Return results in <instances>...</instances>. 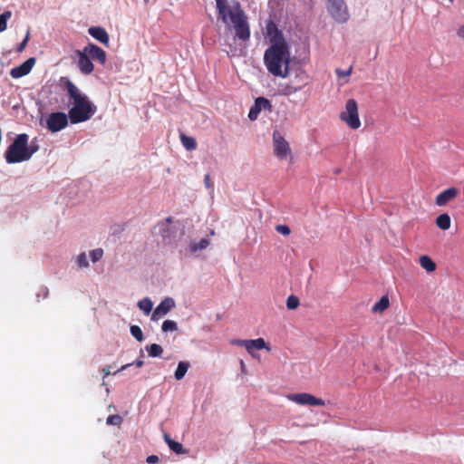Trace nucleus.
Wrapping results in <instances>:
<instances>
[{"mask_svg":"<svg viewBox=\"0 0 464 464\" xmlns=\"http://www.w3.org/2000/svg\"><path fill=\"white\" fill-rule=\"evenodd\" d=\"M218 19L221 20L228 29L235 31V37L246 42L250 39L248 18L237 1L215 0Z\"/></svg>","mask_w":464,"mask_h":464,"instance_id":"nucleus-1","label":"nucleus"},{"mask_svg":"<svg viewBox=\"0 0 464 464\" xmlns=\"http://www.w3.org/2000/svg\"><path fill=\"white\" fill-rule=\"evenodd\" d=\"M290 51L287 44H271L264 53V63L273 76H289Z\"/></svg>","mask_w":464,"mask_h":464,"instance_id":"nucleus-2","label":"nucleus"},{"mask_svg":"<svg viewBox=\"0 0 464 464\" xmlns=\"http://www.w3.org/2000/svg\"><path fill=\"white\" fill-rule=\"evenodd\" d=\"M66 90L72 101V107L68 112L71 122L77 124L90 120L96 112V106L69 80L66 82Z\"/></svg>","mask_w":464,"mask_h":464,"instance_id":"nucleus-3","label":"nucleus"},{"mask_svg":"<svg viewBox=\"0 0 464 464\" xmlns=\"http://www.w3.org/2000/svg\"><path fill=\"white\" fill-rule=\"evenodd\" d=\"M29 136L26 133L18 134L9 145L5 153V159L8 164L19 163L29 160L27 143Z\"/></svg>","mask_w":464,"mask_h":464,"instance_id":"nucleus-4","label":"nucleus"},{"mask_svg":"<svg viewBox=\"0 0 464 464\" xmlns=\"http://www.w3.org/2000/svg\"><path fill=\"white\" fill-rule=\"evenodd\" d=\"M326 8L331 17L337 23H346L350 18L348 7L344 0H326Z\"/></svg>","mask_w":464,"mask_h":464,"instance_id":"nucleus-5","label":"nucleus"},{"mask_svg":"<svg viewBox=\"0 0 464 464\" xmlns=\"http://www.w3.org/2000/svg\"><path fill=\"white\" fill-rule=\"evenodd\" d=\"M340 119L353 130H357L361 127L358 105L354 99H349L346 102L345 111L340 113Z\"/></svg>","mask_w":464,"mask_h":464,"instance_id":"nucleus-6","label":"nucleus"},{"mask_svg":"<svg viewBox=\"0 0 464 464\" xmlns=\"http://www.w3.org/2000/svg\"><path fill=\"white\" fill-rule=\"evenodd\" d=\"M273 150L275 156L279 160H285L291 153L288 141L283 137L279 130L273 132Z\"/></svg>","mask_w":464,"mask_h":464,"instance_id":"nucleus-7","label":"nucleus"},{"mask_svg":"<svg viewBox=\"0 0 464 464\" xmlns=\"http://www.w3.org/2000/svg\"><path fill=\"white\" fill-rule=\"evenodd\" d=\"M286 398L299 405H307V406H324L325 401L323 399L317 398L311 393L307 392H300V393H291L286 396Z\"/></svg>","mask_w":464,"mask_h":464,"instance_id":"nucleus-8","label":"nucleus"},{"mask_svg":"<svg viewBox=\"0 0 464 464\" xmlns=\"http://www.w3.org/2000/svg\"><path fill=\"white\" fill-rule=\"evenodd\" d=\"M68 116L64 112H52L46 119V127L52 132H57L68 125Z\"/></svg>","mask_w":464,"mask_h":464,"instance_id":"nucleus-9","label":"nucleus"},{"mask_svg":"<svg viewBox=\"0 0 464 464\" xmlns=\"http://www.w3.org/2000/svg\"><path fill=\"white\" fill-rule=\"evenodd\" d=\"M266 34L269 38L271 44H287L284 38L283 33L277 28L276 23L269 20L266 25Z\"/></svg>","mask_w":464,"mask_h":464,"instance_id":"nucleus-10","label":"nucleus"},{"mask_svg":"<svg viewBox=\"0 0 464 464\" xmlns=\"http://www.w3.org/2000/svg\"><path fill=\"white\" fill-rule=\"evenodd\" d=\"M459 194V188L455 187L448 188L437 195L435 204L439 207L446 206L448 203L454 200Z\"/></svg>","mask_w":464,"mask_h":464,"instance_id":"nucleus-11","label":"nucleus"},{"mask_svg":"<svg viewBox=\"0 0 464 464\" xmlns=\"http://www.w3.org/2000/svg\"><path fill=\"white\" fill-rule=\"evenodd\" d=\"M174 306H175L174 300L170 297H166L154 309L152 315H151V320H153V321L159 320L160 317L166 315Z\"/></svg>","mask_w":464,"mask_h":464,"instance_id":"nucleus-12","label":"nucleus"},{"mask_svg":"<svg viewBox=\"0 0 464 464\" xmlns=\"http://www.w3.org/2000/svg\"><path fill=\"white\" fill-rule=\"evenodd\" d=\"M84 53H86L91 59L96 60L102 65L106 63V53L101 47L94 44H88L84 48Z\"/></svg>","mask_w":464,"mask_h":464,"instance_id":"nucleus-13","label":"nucleus"},{"mask_svg":"<svg viewBox=\"0 0 464 464\" xmlns=\"http://www.w3.org/2000/svg\"><path fill=\"white\" fill-rule=\"evenodd\" d=\"M76 54L78 55V67L82 73H92L94 70V65L92 63L89 55L86 53H84L83 49L82 51H76Z\"/></svg>","mask_w":464,"mask_h":464,"instance_id":"nucleus-14","label":"nucleus"},{"mask_svg":"<svg viewBox=\"0 0 464 464\" xmlns=\"http://www.w3.org/2000/svg\"><path fill=\"white\" fill-rule=\"evenodd\" d=\"M34 63H35V58L31 57V58L27 59L25 62H24L22 64H20L19 66L13 68L10 72V75L14 79L25 76L31 72Z\"/></svg>","mask_w":464,"mask_h":464,"instance_id":"nucleus-15","label":"nucleus"},{"mask_svg":"<svg viewBox=\"0 0 464 464\" xmlns=\"http://www.w3.org/2000/svg\"><path fill=\"white\" fill-rule=\"evenodd\" d=\"M88 33L90 35H92L94 39L99 41L100 43L105 44L108 46L110 42V37L106 30L100 26H92L88 29Z\"/></svg>","mask_w":464,"mask_h":464,"instance_id":"nucleus-16","label":"nucleus"},{"mask_svg":"<svg viewBox=\"0 0 464 464\" xmlns=\"http://www.w3.org/2000/svg\"><path fill=\"white\" fill-rule=\"evenodd\" d=\"M262 349L269 350V347L266 345V343L263 338H257L255 340H247L246 345V350L252 356H254V350H262Z\"/></svg>","mask_w":464,"mask_h":464,"instance_id":"nucleus-17","label":"nucleus"},{"mask_svg":"<svg viewBox=\"0 0 464 464\" xmlns=\"http://www.w3.org/2000/svg\"><path fill=\"white\" fill-rule=\"evenodd\" d=\"M163 438L169 448L176 454H186L188 452V450L183 448L182 444L172 440L169 434L164 433Z\"/></svg>","mask_w":464,"mask_h":464,"instance_id":"nucleus-18","label":"nucleus"},{"mask_svg":"<svg viewBox=\"0 0 464 464\" xmlns=\"http://www.w3.org/2000/svg\"><path fill=\"white\" fill-rule=\"evenodd\" d=\"M303 88L304 82H300V84H295L291 82L290 83H286L282 86L281 93L283 95L289 96L301 91Z\"/></svg>","mask_w":464,"mask_h":464,"instance_id":"nucleus-19","label":"nucleus"},{"mask_svg":"<svg viewBox=\"0 0 464 464\" xmlns=\"http://www.w3.org/2000/svg\"><path fill=\"white\" fill-rule=\"evenodd\" d=\"M435 223L442 230H448L450 227L451 219L449 214L443 213L437 217Z\"/></svg>","mask_w":464,"mask_h":464,"instance_id":"nucleus-20","label":"nucleus"},{"mask_svg":"<svg viewBox=\"0 0 464 464\" xmlns=\"http://www.w3.org/2000/svg\"><path fill=\"white\" fill-rule=\"evenodd\" d=\"M390 306V301L388 296H382L372 308V312L374 314H381L384 312Z\"/></svg>","mask_w":464,"mask_h":464,"instance_id":"nucleus-21","label":"nucleus"},{"mask_svg":"<svg viewBox=\"0 0 464 464\" xmlns=\"http://www.w3.org/2000/svg\"><path fill=\"white\" fill-rule=\"evenodd\" d=\"M419 262L420 266L427 272H433L436 269L435 262L428 256H421Z\"/></svg>","mask_w":464,"mask_h":464,"instance_id":"nucleus-22","label":"nucleus"},{"mask_svg":"<svg viewBox=\"0 0 464 464\" xmlns=\"http://www.w3.org/2000/svg\"><path fill=\"white\" fill-rule=\"evenodd\" d=\"M189 366L190 364L188 362H179L174 373L175 379L178 381L182 380L186 375Z\"/></svg>","mask_w":464,"mask_h":464,"instance_id":"nucleus-23","label":"nucleus"},{"mask_svg":"<svg viewBox=\"0 0 464 464\" xmlns=\"http://www.w3.org/2000/svg\"><path fill=\"white\" fill-rule=\"evenodd\" d=\"M180 140H181L182 145L188 150H194L197 149V141L193 137H189V136L185 135L184 133H181Z\"/></svg>","mask_w":464,"mask_h":464,"instance_id":"nucleus-24","label":"nucleus"},{"mask_svg":"<svg viewBox=\"0 0 464 464\" xmlns=\"http://www.w3.org/2000/svg\"><path fill=\"white\" fill-rule=\"evenodd\" d=\"M209 246V240L207 238H202L198 243L192 242L189 244V251L194 254L198 251H201L206 249Z\"/></svg>","mask_w":464,"mask_h":464,"instance_id":"nucleus-25","label":"nucleus"},{"mask_svg":"<svg viewBox=\"0 0 464 464\" xmlns=\"http://www.w3.org/2000/svg\"><path fill=\"white\" fill-rule=\"evenodd\" d=\"M309 81V75L305 72L304 70H298L295 74V78L292 81L293 83L300 84V82H304V87L308 84Z\"/></svg>","mask_w":464,"mask_h":464,"instance_id":"nucleus-26","label":"nucleus"},{"mask_svg":"<svg viewBox=\"0 0 464 464\" xmlns=\"http://www.w3.org/2000/svg\"><path fill=\"white\" fill-rule=\"evenodd\" d=\"M146 351L150 357H160L163 353V348L158 343H152L146 346Z\"/></svg>","mask_w":464,"mask_h":464,"instance_id":"nucleus-27","label":"nucleus"},{"mask_svg":"<svg viewBox=\"0 0 464 464\" xmlns=\"http://www.w3.org/2000/svg\"><path fill=\"white\" fill-rule=\"evenodd\" d=\"M139 308L146 314H149L153 307V304L150 298H144L138 303Z\"/></svg>","mask_w":464,"mask_h":464,"instance_id":"nucleus-28","label":"nucleus"},{"mask_svg":"<svg viewBox=\"0 0 464 464\" xmlns=\"http://www.w3.org/2000/svg\"><path fill=\"white\" fill-rule=\"evenodd\" d=\"M300 304L299 298L294 295H291L286 299V307L289 310L296 309Z\"/></svg>","mask_w":464,"mask_h":464,"instance_id":"nucleus-29","label":"nucleus"},{"mask_svg":"<svg viewBox=\"0 0 464 464\" xmlns=\"http://www.w3.org/2000/svg\"><path fill=\"white\" fill-rule=\"evenodd\" d=\"M161 329L163 332H173L178 329V324L175 321L166 320L163 322Z\"/></svg>","mask_w":464,"mask_h":464,"instance_id":"nucleus-30","label":"nucleus"},{"mask_svg":"<svg viewBox=\"0 0 464 464\" xmlns=\"http://www.w3.org/2000/svg\"><path fill=\"white\" fill-rule=\"evenodd\" d=\"M12 13L10 11H6L0 14V33L4 32L7 26V20L11 17Z\"/></svg>","mask_w":464,"mask_h":464,"instance_id":"nucleus-31","label":"nucleus"},{"mask_svg":"<svg viewBox=\"0 0 464 464\" xmlns=\"http://www.w3.org/2000/svg\"><path fill=\"white\" fill-rule=\"evenodd\" d=\"M130 334L138 342H142L144 339L142 331L138 325L130 326Z\"/></svg>","mask_w":464,"mask_h":464,"instance_id":"nucleus-32","label":"nucleus"},{"mask_svg":"<svg viewBox=\"0 0 464 464\" xmlns=\"http://www.w3.org/2000/svg\"><path fill=\"white\" fill-rule=\"evenodd\" d=\"M122 418L118 414L110 415L106 420V424L108 425L120 426Z\"/></svg>","mask_w":464,"mask_h":464,"instance_id":"nucleus-33","label":"nucleus"},{"mask_svg":"<svg viewBox=\"0 0 464 464\" xmlns=\"http://www.w3.org/2000/svg\"><path fill=\"white\" fill-rule=\"evenodd\" d=\"M254 107L259 108V111H261L262 108H270L271 104L266 98L259 97L256 100Z\"/></svg>","mask_w":464,"mask_h":464,"instance_id":"nucleus-34","label":"nucleus"},{"mask_svg":"<svg viewBox=\"0 0 464 464\" xmlns=\"http://www.w3.org/2000/svg\"><path fill=\"white\" fill-rule=\"evenodd\" d=\"M103 256V250L102 248H96L90 252L91 259L93 263L99 261Z\"/></svg>","mask_w":464,"mask_h":464,"instance_id":"nucleus-35","label":"nucleus"},{"mask_svg":"<svg viewBox=\"0 0 464 464\" xmlns=\"http://www.w3.org/2000/svg\"><path fill=\"white\" fill-rule=\"evenodd\" d=\"M77 264H78L79 267H88L89 266V263L87 261L85 253H81L78 256Z\"/></svg>","mask_w":464,"mask_h":464,"instance_id":"nucleus-36","label":"nucleus"},{"mask_svg":"<svg viewBox=\"0 0 464 464\" xmlns=\"http://www.w3.org/2000/svg\"><path fill=\"white\" fill-rule=\"evenodd\" d=\"M276 230L284 236H288L291 233L290 227L286 225H277Z\"/></svg>","mask_w":464,"mask_h":464,"instance_id":"nucleus-37","label":"nucleus"},{"mask_svg":"<svg viewBox=\"0 0 464 464\" xmlns=\"http://www.w3.org/2000/svg\"><path fill=\"white\" fill-rule=\"evenodd\" d=\"M39 150V146L32 142L30 145L27 143V153L29 154V160Z\"/></svg>","mask_w":464,"mask_h":464,"instance_id":"nucleus-38","label":"nucleus"},{"mask_svg":"<svg viewBox=\"0 0 464 464\" xmlns=\"http://www.w3.org/2000/svg\"><path fill=\"white\" fill-rule=\"evenodd\" d=\"M29 38H30V32H29V31H27V33H26V35H25L24 39V40H23V42L18 45V47H17V49H16V50H17V52L21 53V52H23V51L24 50V48H25V46H26V44H27V43H28V41H29Z\"/></svg>","mask_w":464,"mask_h":464,"instance_id":"nucleus-39","label":"nucleus"},{"mask_svg":"<svg viewBox=\"0 0 464 464\" xmlns=\"http://www.w3.org/2000/svg\"><path fill=\"white\" fill-rule=\"evenodd\" d=\"M260 111H259V108H256V107H251L250 111H249V113H248V118L251 120V121H254L257 118V115L259 114Z\"/></svg>","mask_w":464,"mask_h":464,"instance_id":"nucleus-40","label":"nucleus"},{"mask_svg":"<svg viewBox=\"0 0 464 464\" xmlns=\"http://www.w3.org/2000/svg\"><path fill=\"white\" fill-rule=\"evenodd\" d=\"M335 72H336L337 76L340 77V78L341 77H348L352 73V67H350L346 71H343L341 69H336Z\"/></svg>","mask_w":464,"mask_h":464,"instance_id":"nucleus-41","label":"nucleus"},{"mask_svg":"<svg viewBox=\"0 0 464 464\" xmlns=\"http://www.w3.org/2000/svg\"><path fill=\"white\" fill-rule=\"evenodd\" d=\"M204 184H205L207 188L213 189L214 185H213V182L211 180V178H210L209 174L205 175Z\"/></svg>","mask_w":464,"mask_h":464,"instance_id":"nucleus-42","label":"nucleus"},{"mask_svg":"<svg viewBox=\"0 0 464 464\" xmlns=\"http://www.w3.org/2000/svg\"><path fill=\"white\" fill-rule=\"evenodd\" d=\"M146 461L149 463V464H157L159 463L160 461V459L158 456L156 455H150L147 458Z\"/></svg>","mask_w":464,"mask_h":464,"instance_id":"nucleus-43","label":"nucleus"},{"mask_svg":"<svg viewBox=\"0 0 464 464\" xmlns=\"http://www.w3.org/2000/svg\"><path fill=\"white\" fill-rule=\"evenodd\" d=\"M247 340L235 339L231 341L232 344L243 346L246 348Z\"/></svg>","mask_w":464,"mask_h":464,"instance_id":"nucleus-44","label":"nucleus"},{"mask_svg":"<svg viewBox=\"0 0 464 464\" xmlns=\"http://www.w3.org/2000/svg\"><path fill=\"white\" fill-rule=\"evenodd\" d=\"M457 34L459 37L464 38V24L459 28Z\"/></svg>","mask_w":464,"mask_h":464,"instance_id":"nucleus-45","label":"nucleus"},{"mask_svg":"<svg viewBox=\"0 0 464 464\" xmlns=\"http://www.w3.org/2000/svg\"><path fill=\"white\" fill-rule=\"evenodd\" d=\"M103 378L108 377L111 374L110 366L102 369Z\"/></svg>","mask_w":464,"mask_h":464,"instance_id":"nucleus-46","label":"nucleus"},{"mask_svg":"<svg viewBox=\"0 0 464 464\" xmlns=\"http://www.w3.org/2000/svg\"><path fill=\"white\" fill-rule=\"evenodd\" d=\"M133 364H135L137 367L140 368L143 366L144 362L142 360L139 359Z\"/></svg>","mask_w":464,"mask_h":464,"instance_id":"nucleus-47","label":"nucleus"},{"mask_svg":"<svg viewBox=\"0 0 464 464\" xmlns=\"http://www.w3.org/2000/svg\"><path fill=\"white\" fill-rule=\"evenodd\" d=\"M130 365H132V363H127L125 365H122L118 371H115V373H118V372H121V371H123V370L127 369Z\"/></svg>","mask_w":464,"mask_h":464,"instance_id":"nucleus-48","label":"nucleus"},{"mask_svg":"<svg viewBox=\"0 0 464 464\" xmlns=\"http://www.w3.org/2000/svg\"><path fill=\"white\" fill-rule=\"evenodd\" d=\"M241 368H242V371H244V370H245V368H246L245 363H244V362H243V361H241Z\"/></svg>","mask_w":464,"mask_h":464,"instance_id":"nucleus-49","label":"nucleus"},{"mask_svg":"<svg viewBox=\"0 0 464 464\" xmlns=\"http://www.w3.org/2000/svg\"><path fill=\"white\" fill-rule=\"evenodd\" d=\"M340 172H341V169H336L334 170V173H335V174H339Z\"/></svg>","mask_w":464,"mask_h":464,"instance_id":"nucleus-50","label":"nucleus"},{"mask_svg":"<svg viewBox=\"0 0 464 464\" xmlns=\"http://www.w3.org/2000/svg\"><path fill=\"white\" fill-rule=\"evenodd\" d=\"M166 220H167V222H170V221H171V218H168Z\"/></svg>","mask_w":464,"mask_h":464,"instance_id":"nucleus-51","label":"nucleus"}]
</instances>
